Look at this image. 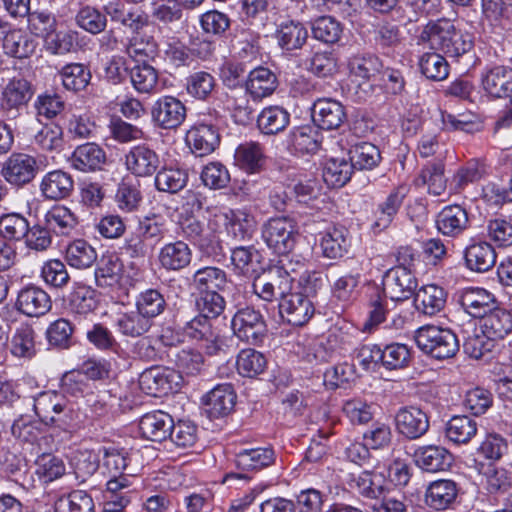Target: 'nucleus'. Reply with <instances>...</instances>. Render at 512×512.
<instances>
[{
    "mask_svg": "<svg viewBox=\"0 0 512 512\" xmlns=\"http://www.w3.org/2000/svg\"><path fill=\"white\" fill-rule=\"evenodd\" d=\"M417 185L427 186L428 192L441 195L446 189L444 163L441 160L427 163L416 180Z\"/></svg>",
    "mask_w": 512,
    "mask_h": 512,
    "instance_id": "nucleus-49",
    "label": "nucleus"
},
{
    "mask_svg": "<svg viewBox=\"0 0 512 512\" xmlns=\"http://www.w3.org/2000/svg\"><path fill=\"white\" fill-rule=\"evenodd\" d=\"M34 410L37 416L46 424H54L62 429L78 426V413L65 398L55 391L41 392L34 398Z\"/></svg>",
    "mask_w": 512,
    "mask_h": 512,
    "instance_id": "nucleus-4",
    "label": "nucleus"
},
{
    "mask_svg": "<svg viewBox=\"0 0 512 512\" xmlns=\"http://www.w3.org/2000/svg\"><path fill=\"white\" fill-rule=\"evenodd\" d=\"M481 85L493 98L508 96L512 92V68L503 65L487 68L481 75Z\"/></svg>",
    "mask_w": 512,
    "mask_h": 512,
    "instance_id": "nucleus-21",
    "label": "nucleus"
},
{
    "mask_svg": "<svg viewBox=\"0 0 512 512\" xmlns=\"http://www.w3.org/2000/svg\"><path fill=\"white\" fill-rule=\"evenodd\" d=\"M320 246L326 258L337 259L343 257L350 246L347 229L342 226L329 228L323 234Z\"/></svg>",
    "mask_w": 512,
    "mask_h": 512,
    "instance_id": "nucleus-42",
    "label": "nucleus"
},
{
    "mask_svg": "<svg viewBox=\"0 0 512 512\" xmlns=\"http://www.w3.org/2000/svg\"><path fill=\"white\" fill-rule=\"evenodd\" d=\"M160 51L157 39L146 30L132 35L125 44L126 54L136 61L154 60Z\"/></svg>",
    "mask_w": 512,
    "mask_h": 512,
    "instance_id": "nucleus-31",
    "label": "nucleus"
},
{
    "mask_svg": "<svg viewBox=\"0 0 512 512\" xmlns=\"http://www.w3.org/2000/svg\"><path fill=\"white\" fill-rule=\"evenodd\" d=\"M74 188L72 176L62 170L46 173L40 181L39 190L47 200H62L70 196Z\"/></svg>",
    "mask_w": 512,
    "mask_h": 512,
    "instance_id": "nucleus-23",
    "label": "nucleus"
},
{
    "mask_svg": "<svg viewBox=\"0 0 512 512\" xmlns=\"http://www.w3.org/2000/svg\"><path fill=\"white\" fill-rule=\"evenodd\" d=\"M379 149L369 142H361L349 149V162L353 169L371 170L380 162Z\"/></svg>",
    "mask_w": 512,
    "mask_h": 512,
    "instance_id": "nucleus-48",
    "label": "nucleus"
},
{
    "mask_svg": "<svg viewBox=\"0 0 512 512\" xmlns=\"http://www.w3.org/2000/svg\"><path fill=\"white\" fill-rule=\"evenodd\" d=\"M35 332L29 325H21L10 340V351L18 358L31 359L36 354Z\"/></svg>",
    "mask_w": 512,
    "mask_h": 512,
    "instance_id": "nucleus-50",
    "label": "nucleus"
},
{
    "mask_svg": "<svg viewBox=\"0 0 512 512\" xmlns=\"http://www.w3.org/2000/svg\"><path fill=\"white\" fill-rule=\"evenodd\" d=\"M262 237L268 247L276 253L288 254L296 241L293 220L286 217L270 219L263 227Z\"/></svg>",
    "mask_w": 512,
    "mask_h": 512,
    "instance_id": "nucleus-9",
    "label": "nucleus"
},
{
    "mask_svg": "<svg viewBox=\"0 0 512 512\" xmlns=\"http://www.w3.org/2000/svg\"><path fill=\"white\" fill-rule=\"evenodd\" d=\"M458 302L474 318H483L498 305L496 297L479 287H467L459 292Z\"/></svg>",
    "mask_w": 512,
    "mask_h": 512,
    "instance_id": "nucleus-15",
    "label": "nucleus"
},
{
    "mask_svg": "<svg viewBox=\"0 0 512 512\" xmlns=\"http://www.w3.org/2000/svg\"><path fill=\"white\" fill-rule=\"evenodd\" d=\"M458 494L457 484L452 480H437L432 482L425 493V501L435 510L448 508Z\"/></svg>",
    "mask_w": 512,
    "mask_h": 512,
    "instance_id": "nucleus-36",
    "label": "nucleus"
},
{
    "mask_svg": "<svg viewBox=\"0 0 512 512\" xmlns=\"http://www.w3.org/2000/svg\"><path fill=\"white\" fill-rule=\"evenodd\" d=\"M477 431V422L468 416H454L445 425V437L457 445L469 443Z\"/></svg>",
    "mask_w": 512,
    "mask_h": 512,
    "instance_id": "nucleus-44",
    "label": "nucleus"
},
{
    "mask_svg": "<svg viewBox=\"0 0 512 512\" xmlns=\"http://www.w3.org/2000/svg\"><path fill=\"white\" fill-rule=\"evenodd\" d=\"M130 79L133 87L139 93H154L158 85L157 70L147 64L136 65L131 69Z\"/></svg>",
    "mask_w": 512,
    "mask_h": 512,
    "instance_id": "nucleus-60",
    "label": "nucleus"
},
{
    "mask_svg": "<svg viewBox=\"0 0 512 512\" xmlns=\"http://www.w3.org/2000/svg\"><path fill=\"white\" fill-rule=\"evenodd\" d=\"M227 285L225 271L218 267L207 266L198 269L192 277L190 286L198 293L221 291Z\"/></svg>",
    "mask_w": 512,
    "mask_h": 512,
    "instance_id": "nucleus-38",
    "label": "nucleus"
},
{
    "mask_svg": "<svg viewBox=\"0 0 512 512\" xmlns=\"http://www.w3.org/2000/svg\"><path fill=\"white\" fill-rule=\"evenodd\" d=\"M413 259L411 249L401 248L398 252L400 264L388 270L383 278V293L393 302L407 300L416 294L417 279L406 267Z\"/></svg>",
    "mask_w": 512,
    "mask_h": 512,
    "instance_id": "nucleus-2",
    "label": "nucleus"
},
{
    "mask_svg": "<svg viewBox=\"0 0 512 512\" xmlns=\"http://www.w3.org/2000/svg\"><path fill=\"white\" fill-rule=\"evenodd\" d=\"M289 146L297 153H315L321 143V134L311 125L294 128L288 136Z\"/></svg>",
    "mask_w": 512,
    "mask_h": 512,
    "instance_id": "nucleus-40",
    "label": "nucleus"
},
{
    "mask_svg": "<svg viewBox=\"0 0 512 512\" xmlns=\"http://www.w3.org/2000/svg\"><path fill=\"white\" fill-rule=\"evenodd\" d=\"M436 224L443 235L457 236L468 227V214L459 205L446 206L438 214Z\"/></svg>",
    "mask_w": 512,
    "mask_h": 512,
    "instance_id": "nucleus-33",
    "label": "nucleus"
},
{
    "mask_svg": "<svg viewBox=\"0 0 512 512\" xmlns=\"http://www.w3.org/2000/svg\"><path fill=\"white\" fill-rule=\"evenodd\" d=\"M420 41L428 43L434 51L454 58L468 53L474 44L471 34L458 29L447 18L429 21L420 34Z\"/></svg>",
    "mask_w": 512,
    "mask_h": 512,
    "instance_id": "nucleus-1",
    "label": "nucleus"
},
{
    "mask_svg": "<svg viewBox=\"0 0 512 512\" xmlns=\"http://www.w3.org/2000/svg\"><path fill=\"white\" fill-rule=\"evenodd\" d=\"M419 67L423 75L434 81H442L449 74V65L438 51L424 53L419 60Z\"/></svg>",
    "mask_w": 512,
    "mask_h": 512,
    "instance_id": "nucleus-61",
    "label": "nucleus"
},
{
    "mask_svg": "<svg viewBox=\"0 0 512 512\" xmlns=\"http://www.w3.org/2000/svg\"><path fill=\"white\" fill-rule=\"evenodd\" d=\"M188 181L185 170L173 167H164L155 176L154 183L158 191L174 194L182 190Z\"/></svg>",
    "mask_w": 512,
    "mask_h": 512,
    "instance_id": "nucleus-53",
    "label": "nucleus"
},
{
    "mask_svg": "<svg viewBox=\"0 0 512 512\" xmlns=\"http://www.w3.org/2000/svg\"><path fill=\"white\" fill-rule=\"evenodd\" d=\"M413 457L420 469L431 473L445 471L453 463L452 454L438 445L420 446L415 450Z\"/></svg>",
    "mask_w": 512,
    "mask_h": 512,
    "instance_id": "nucleus-20",
    "label": "nucleus"
},
{
    "mask_svg": "<svg viewBox=\"0 0 512 512\" xmlns=\"http://www.w3.org/2000/svg\"><path fill=\"white\" fill-rule=\"evenodd\" d=\"M160 159L155 150L145 144L133 146L125 155V165L137 177H150L158 169Z\"/></svg>",
    "mask_w": 512,
    "mask_h": 512,
    "instance_id": "nucleus-17",
    "label": "nucleus"
},
{
    "mask_svg": "<svg viewBox=\"0 0 512 512\" xmlns=\"http://www.w3.org/2000/svg\"><path fill=\"white\" fill-rule=\"evenodd\" d=\"M345 108L341 102L322 98L315 101L312 108V119L321 129H338L346 120Z\"/></svg>",
    "mask_w": 512,
    "mask_h": 512,
    "instance_id": "nucleus-18",
    "label": "nucleus"
},
{
    "mask_svg": "<svg viewBox=\"0 0 512 512\" xmlns=\"http://www.w3.org/2000/svg\"><path fill=\"white\" fill-rule=\"evenodd\" d=\"M275 453L269 447L243 449L236 453L235 466L241 471H258L273 464Z\"/></svg>",
    "mask_w": 512,
    "mask_h": 512,
    "instance_id": "nucleus-34",
    "label": "nucleus"
},
{
    "mask_svg": "<svg viewBox=\"0 0 512 512\" xmlns=\"http://www.w3.org/2000/svg\"><path fill=\"white\" fill-rule=\"evenodd\" d=\"M152 326L153 321L138 309L121 314L115 321L119 333L132 338L142 337Z\"/></svg>",
    "mask_w": 512,
    "mask_h": 512,
    "instance_id": "nucleus-41",
    "label": "nucleus"
},
{
    "mask_svg": "<svg viewBox=\"0 0 512 512\" xmlns=\"http://www.w3.org/2000/svg\"><path fill=\"white\" fill-rule=\"evenodd\" d=\"M211 318L199 313L187 321L182 330L192 340L203 343V347L209 355L225 352L233 340L232 336L220 335L212 326Z\"/></svg>",
    "mask_w": 512,
    "mask_h": 512,
    "instance_id": "nucleus-5",
    "label": "nucleus"
},
{
    "mask_svg": "<svg viewBox=\"0 0 512 512\" xmlns=\"http://www.w3.org/2000/svg\"><path fill=\"white\" fill-rule=\"evenodd\" d=\"M66 260L71 267L86 269L97 260L96 250L84 240H75L66 250Z\"/></svg>",
    "mask_w": 512,
    "mask_h": 512,
    "instance_id": "nucleus-57",
    "label": "nucleus"
},
{
    "mask_svg": "<svg viewBox=\"0 0 512 512\" xmlns=\"http://www.w3.org/2000/svg\"><path fill=\"white\" fill-rule=\"evenodd\" d=\"M267 365L265 356L254 349H243L239 352L236 367L240 375L255 377L261 374Z\"/></svg>",
    "mask_w": 512,
    "mask_h": 512,
    "instance_id": "nucleus-59",
    "label": "nucleus"
},
{
    "mask_svg": "<svg viewBox=\"0 0 512 512\" xmlns=\"http://www.w3.org/2000/svg\"><path fill=\"white\" fill-rule=\"evenodd\" d=\"M4 52L12 57L27 58L35 52V40L21 29L7 31L3 37Z\"/></svg>",
    "mask_w": 512,
    "mask_h": 512,
    "instance_id": "nucleus-43",
    "label": "nucleus"
},
{
    "mask_svg": "<svg viewBox=\"0 0 512 512\" xmlns=\"http://www.w3.org/2000/svg\"><path fill=\"white\" fill-rule=\"evenodd\" d=\"M15 305L17 310L27 317H40L51 309L52 302L48 293L41 287L28 285L18 292Z\"/></svg>",
    "mask_w": 512,
    "mask_h": 512,
    "instance_id": "nucleus-16",
    "label": "nucleus"
},
{
    "mask_svg": "<svg viewBox=\"0 0 512 512\" xmlns=\"http://www.w3.org/2000/svg\"><path fill=\"white\" fill-rule=\"evenodd\" d=\"M314 39L325 44L339 42L343 34V25L340 21L331 16H320L311 25Z\"/></svg>",
    "mask_w": 512,
    "mask_h": 512,
    "instance_id": "nucleus-52",
    "label": "nucleus"
},
{
    "mask_svg": "<svg viewBox=\"0 0 512 512\" xmlns=\"http://www.w3.org/2000/svg\"><path fill=\"white\" fill-rule=\"evenodd\" d=\"M123 264L115 255L103 256L95 270V280L99 287H115L120 284Z\"/></svg>",
    "mask_w": 512,
    "mask_h": 512,
    "instance_id": "nucleus-47",
    "label": "nucleus"
},
{
    "mask_svg": "<svg viewBox=\"0 0 512 512\" xmlns=\"http://www.w3.org/2000/svg\"><path fill=\"white\" fill-rule=\"evenodd\" d=\"M480 329L495 342L503 340L512 333V313L497 305L481 319Z\"/></svg>",
    "mask_w": 512,
    "mask_h": 512,
    "instance_id": "nucleus-26",
    "label": "nucleus"
},
{
    "mask_svg": "<svg viewBox=\"0 0 512 512\" xmlns=\"http://www.w3.org/2000/svg\"><path fill=\"white\" fill-rule=\"evenodd\" d=\"M290 122V114L280 106L264 108L257 117L259 130L266 135H275L283 131Z\"/></svg>",
    "mask_w": 512,
    "mask_h": 512,
    "instance_id": "nucleus-45",
    "label": "nucleus"
},
{
    "mask_svg": "<svg viewBox=\"0 0 512 512\" xmlns=\"http://www.w3.org/2000/svg\"><path fill=\"white\" fill-rule=\"evenodd\" d=\"M185 105L174 96H162L151 109L152 120L156 126L165 130L177 129L186 119Z\"/></svg>",
    "mask_w": 512,
    "mask_h": 512,
    "instance_id": "nucleus-12",
    "label": "nucleus"
},
{
    "mask_svg": "<svg viewBox=\"0 0 512 512\" xmlns=\"http://www.w3.org/2000/svg\"><path fill=\"white\" fill-rule=\"evenodd\" d=\"M275 38L282 50L292 52L305 45L308 39V30L300 21L284 20L278 24Z\"/></svg>",
    "mask_w": 512,
    "mask_h": 512,
    "instance_id": "nucleus-29",
    "label": "nucleus"
},
{
    "mask_svg": "<svg viewBox=\"0 0 512 512\" xmlns=\"http://www.w3.org/2000/svg\"><path fill=\"white\" fill-rule=\"evenodd\" d=\"M408 192L409 188L407 186L400 185L377 206L374 212L375 221L372 224L374 231L380 232L390 226Z\"/></svg>",
    "mask_w": 512,
    "mask_h": 512,
    "instance_id": "nucleus-24",
    "label": "nucleus"
},
{
    "mask_svg": "<svg viewBox=\"0 0 512 512\" xmlns=\"http://www.w3.org/2000/svg\"><path fill=\"white\" fill-rule=\"evenodd\" d=\"M77 26L84 31L97 35L105 31L107 26V13L90 5H83L75 16Z\"/></svg>",
    "mask_w": 512,
    "mask_h": 512,
    "instance_id": "nucleus-55",
    "label": "nucleus"
},
{
    "mask_svg": "<svg viewBox=\"0 0 512 512\" xmlns=\"http://www.w3.org/2000/svg\"><path fill=\"white\" fill-rule=\"evenodd\" d=\"M233 335L251 345L263 343L267 326L263 315L252 307L239 309L231 320Z\"/></svg>",
    "mask_w": 512,
    "mask_h": 512,
    "instance_id": "nucleus-6",
    "label": "nucleus"
},
{
    "mask_svg": "<svg viewBox=\"0 0 512 512\" xmlns=\"http://www.w3.org/2000/svg\"><path fill=\"white\" fill-rule=\"evenodd\" d=\"M38 173L36 159L25 153H13L2 164L0 174L12 187L20 189L33 181Z\"/></svg>",
    "mask_w": 512,
    "mask_h": 512,
    "instance_id": "nucleus-8",
    "label": "nucleus"
},
{
    "mask_svg": "<svg viewBox=\"0 0 512 512\" xmlns=\"http://www.w3.org/2000/svg\"><path fill=\"white\" fill-rule=\"evenodd\" d=\"M279 312L283 320L294 326L305 325L314 315L315 307L302 292L280 294Z\"/></svg>",
    "mask_w": 512,
    "mask_h": 512,
    "instance_id": "nucleus-11",
    "label": "nucleus"
},
{
    "mask_svg": "<svg viewBox=\"0 0 512 512\" xmlns=\"http://www.w3.org/2000/svg\"><path fill=\"white\" fill-rule=\"evenodd\" d=\"M216 81L213 75L206 71H197L186 79L187 93L199 100L207 99L214 91Z\"/></svg>",
    "mask_w": 512,
    "mask_h": 512,
    "instance_id": "nucleus-64",
    "label": "nucleus"
},
{
    "mask_svg": "<svg viewBox=\"0 0 512 512\" xmlns=\"http://www.w3.org/2000/svg\"><path fill=\"white\" fill-rule=\"evenodd\" d=\"M236 403V393L231 384H221L213 388L203 398L205 411L210 418L228 415Z\"/></svg>",
    "mask_w": 512,
    "mask_h": 512,
    "instance_id": "nucleus-22",
    "label": "nucleus"
},
{
    "mask_svg": "<svg viewBox=\"0 0 512 512\" xmlns=\"http://www.w3.org/2000/svg\"><path fill=\"white\" fill-rule=\"evenodd\" d=\"M226 226V230L237 241H245L252 237L255 229L254 217L245 210H228L219 215Z\"/></svg>",
    "mask_w": 512,
    "mask_h": 512,
    "instance_id": "nucleus-32",
    "label": "nucleus"
},
{
    "mask_svg": "<svg viewBox=\"0 0 512 512\" xmlns=\"http://www.w3.org/2000/svg\"><path fill=\"white\" fill-rule=\"evenodd\" d=\"M353 167L344 158H330L323 168V180L330 187H342L351 178Z\"/></svg>",
    "mask_w": 512,
    "mask_h": 512,
    "instance_id": "nucleus-54",
    "label": "nucleus"
},
{
    "mask_svg": "<svg viewBox=\"0 0 512 512\" xmlns=\"http://www.w3.org/2000/svg\"><path fill=\"white\" fill-rule=\"evenodd\" d=\"M234 160L247 173L260 172L265 164L264 148L258 142L242 143L235 150Z\"/></svg>",
    "mask_w": 512,
    "mask_h": 512,
    "instance_id": "nucleus-35",
    "label": "nucleus"
},
{
    "mask_svg": "<svg viewBox=\"0 0 512 512\" xmlns=\"http://www.w3.org/2000/svg\"><path fill=\"white\" fill-rule=\"evenodd\" d=\"M105 160V152L97 144L86 143L75 149L71 156V165L79 171L89 172L100 169Z\"/></svg>",
    "mask_w": 512,
    "mask_h": 512,
    "instance_id": "nucleus-37",
    "label": "nucleus"
},
{
    "mask_svg": "<svg viewBox=\"0 0 512 512\" xmlns=\"http://www.w3.org/2000/svg\"><path fill=\"white\" fill-rule=\"evenodd\" d=\"M104 9L111 21L121 24L130 30L132 35L144 31L151 24L150 16L140 7L110 2Z\"/></svg>",
    "mask_w": 512,
    "mask_h": 512,
    "instance_id": "nucleus-13",
    "label": "nucleus"
},
{
    "mask_svg": "<svg viewBox=\"0 0 512 512\" xmlns=\"http://www.w3.org/2000/svg\"><path fill=\"white\" fill-rule=\"evenodd\" d=\"M192 260V250L182 240L169 242L160 248L158 261L167 271H179L187 267Z\"/></svg>",
    "mask_w": 512,
    "mask_h": 512,
    "instance_id": "nucleus-28",
    "label": "nucleus"
},
{
    "mask_svg": "<svg viewBox=\"0 0 512 512\" xmlns=\"http://www.w3.org/2000/svg\"><path fill=\"white\" fill-rule=\"evenodd\" d=\"M136 309L146 315L151 321L162 314L166 308V300L157 289H147L136 299Z\"/></svg>",
    "mask_w": 512,
    "mask_h": 512,
    "instance_id": "nucleus-62",
    "label": "nucleus"
},
{
    "mask_svg": "<svg viewBox=\"0 0 512 512\" xmlns=\"http://www.w3.org/2000/svg\"><path fill=\"white\" fill-rule=\"evenodd\" d=\"M447 299L446 291L435 284L425 285L415 294L416 308L426 315H434L441 311Z\"/></svg>",
    "mask_w": 512,
    "mask_h": 512,
    "instance_id": "nucleus-39",
    "label": "nucleus"
},
{
    "mask_svg": "<svg viewBox=\"0 0 512 512\" xmlns=\"http://www.w3.org/2000/svg\"><path fill=\"white\" fill-rule=\"evenodd\" d=\"M181 376L166 367L154 366L139 376L140 389L147 395L159 396L178 389Z\"/></svg>",
    "mask_w": 512,
    "mask_h": 512,
    "instance_id": "nucleus-10",
    "label": "nucleus"
},
{
    "mask_svg": "<svg viewBox=\"0 0 512 512\" xmlns=\"http://www.w3.org/2000/svg\"><path fill=\"white\" fill-rule=\"evenodd\" d=\"M186 143L199 157L212 153L220 143L218 129L212 124L198 123L186 133Z\"/></svg>",
    "mask_w": 512,
    "mask_h": 512,
    "instance_id": "nucleus-19",
    "label": "nucleus"
},
{
    "mask_svg": "<svg viewBox=\"0 0 512 512\" xmlns=\"http://www.w3.org/2000/svg\"><path fill=\"white\" fill-rule=\"evenodd\" d=\"M172 427V417L161 410L148 412L139 420V430L142 437L151 441L161 442L165 440L171 433L170 429Z\"/></svg>",
    "mask_w": 512,
    "mask_h": 512,
    "instance_id": "nucleus-25",
    "label": "nucleus"
},
{
    "mask_svg": "<svg viewBox=\"0 0 512 512\" xmlns=\"http://www.w3.org/2000/svg\"><path fill=\"white\" fill-rule=\"evenodd\" d=\"M494 247L482 240H472L464 250V259L468 269L475 272H486L496 263Z\"/></svg>",
    "mask_w": 512,
    "mask_h": 512,
    "instance_id": "nucleus-27",
    "label": "nucleus"
},
{
    "mask_svg": "<svg viewBox=\"0 0 512 512\" xmlns=\"http://www.w3.org/2000/svg\"><path fill=\"white\" fill-rule=\"evenodd\" d=\"M414 339L421 351L438 360L452 358L459 350L456 334L450 329L435 325L418 328Z\"/></svg>",
    "mask_w": 512,
    "mask_h": 512,
    "instance_id": "nucleus-3",
    "label": "nucleus"
},
{
    "mask_svg": "<svg viewBox=\"0 0 512 512\" xmlns=\"http://www.w3.org/2000/svg\"><path fill=\"white\" fill-rule=\"evenodd\" d=\"M395 426L397 431L405 438L415 440L428 431L429 418L418 407H402L395 414Z\"/></svg>",
    "mask_w": 512,
    "mask_h": 512,
    "instance_id": "nucleus-14",
    "label": "nucleus"
},
{
    "mask_svg": "<svg viewBox=\"0 0 512 512\" xmlns=\"http://www.w3.org/2000/svg\"><path fill=\"white\" fill-rule=\"evenodd\" d=\"M92 497L83 490H74L55 502V512H94Z\"/></svg>",
    "mask_w": 512,
    "mask_h": 512,
    "instance_id": "nucleus-58",
    "label": "nucleus"
},
{
    "mask_svg": "<svg viewBox=\"0 0 512 512\" xmlns=\"http://www.w3.org/2000/svg\"><path fill=\"white\" fill-rule=\"evenodd\" d=\"M69 309L79 315H86L97 307L96 293L85 285H77L68 299Z\"/></svg>",
    "mask_w": 512,
    "mask_h": 512,
    "instance_id": "nucleus-63",
    "label": "nucleus"
},
{
    "mask_svg": "<svg viewBox=\"0 0 512 512\" xmlns=\"http://www.w3.org/2000/svg\"><path fill=\"white\" fill-rule=\"evenodd\" d=\"M32 95V87L28 80L21 75L11 78L2 91L0 112L3 117L7 120L20 117Z\"/></svg>",
    "mask_w": 512,
    "mask_h": 512,
    "instance_id": "nucleus-7",
    "label": "nucleus"
},
{
    "mask_svg": "<svg viewBox=\"0 0 512 512\" xmlns=\"http://www.w3.org/2000/svg\"><path fill=\"white\" fill-rule=\"evenodd\" d=\"M44 221L47 229L57 235H69L77 225L75 215L63 205L51 207L46 212Z\"/></svg>",
    "mask_w": 512,
    "mask_h": 512,
    "instance_id": "nucleus-46",
    "label": "nucleus"
},
{
    "mask_svg": "<svg viewBox=\"0 0 512 512\" xmlns=\"http://www.w3.org/2000/svg\"><path fill=\"white\" fill-rule=\"evenodd\" d=\"M277 86L276 75L262 66L250 71L245 82L246 92L256 101L271 96Z\"/></svg>",
    "mask_w": 512,
    "mask_h": 512,
    "instance_id": "nucleus-30",
    "label": "nucleus"
},
{
    "mask_svg": "<svg viewBox=\"0 0 512 512\" xmlns=\"http://www.w3.org/2000/svg\"><path fill=\"white\" fill-rule=\"evenodd\" d=\"M508 449L509 446L506 438L497 433H487L479 442L476 454L490 463H495L508 453Z\"/></svg>",
    "mask_w": 512,
    "mask_h": 512,
    "instance_id": "nucleus-51",
    "label": "nucleus"
},
{
    "mask_svg": "<svg viewBox=\"0 0 512 512\" xmlns=\"http://www.w3.org/2000/svg\"><path fill=\"white\" fill-rule=\"evenodd\" d=\"M231 261L243 275L253 277L260 269V254L252 246H239L232 250Z\"/></svg>",
    "mask_w": 512,
    "mask_h": 512,
    "instance_id": "nucleus-56",
    "label": "nucleus"
}]
</instances>
